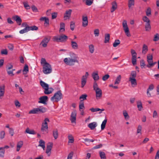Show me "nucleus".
Wrapping results in <instances>:
<instances>
[{"instance_id":"obj_48","label":"nucleus","mask_w":159,"mask_h":159,"mask_svg":"<svg viewBox=\"0 0 159 159\" xmlns=\"http://www.w3.org/2000/svg\"><path fill=\"white\" fill-rule=\"evenodd\" d=\"M87 97V95L86 94H82L80 97V99H83V100H81V102H82L83 101L86 100V98Z\"/></svg>"},{"instance_id":"obj_2","label":"nucleus","mask_w":159,"mask_h":159,"mask_svg":"<svg viewBox=\"0 0 159 159\" xmlns=\"http://www.w3.org/2000/svg\"><path fill=\"white\" fill-rule=\"evenodd\" d=\"M47 109L42 106H40L39 107L34 108L29 111V114H37L43 113L46 112Z\"/></svg>"},{"instance_id":"obj_64","label":"nucleus","mask_w":159,"mask_h":159,"mask_svg":"<svg viewBox=\"0 0 159 159\" xmlns=\"http://www.w3.org/2000/svg\"><path fill=\"white\" fill-rule=\"evenodd\" d=\"M73 152H71L68 155L67 157V159H72L73 156Z\"/></svg>"},{"instance_id":"obj_50","label":"nucleus","mask_w":159,"mask_h":159,"mask_svg":"<svg viewBox=\"0 0 159 159\" xmlns=\"http://www.w3.org/2000/svg\"><path fill=\"white\" fill-rule=\"evenodd\" d=\"M143 20L144 22H146V23H150V20L146 16H145L143 17Z\"/></svg>"},{"instance_id":"obj_35","label":"nucleus","mask_w":159,"mask_h":159,"mask_svg":"<svg viewBox=\"0 0 159 159\" xmlns=\"http://www.w3.org/2000/svg\"><path fill=\"white\" fill-rule=\"evenodd\" d=\"M99 153L101 159H106V157L104 152H103L100 151Z\"/></svg>"},{"instance_id":"obj_31","label":"nucleus","mask_w":159,"mask_h":159,"mask_svg":"<svg viewBox=\"0 0 159 159\" xmlns=\"http://www.w3.org/2000/svg\"><path fill=\"white\" fill-rule=\"evenodd\" d=\"M53 135L54 138L55 139H57L58 135V130L57 129L53 130Z\"/></svg>"},{"instance_id":"obj_40","label":"nucleus","mask_w":159,"mask_h":159,"mask_svg":"<svg viewBox=\"0 0 159 159\" xmlns=\"http://www.w3.org/2000/svg\"><path fill=\"white\" fill-rule=\"evenodd\" d=\"M5 153V150L2 147L0 148V156L3 157Z\"/></svg>"},{"instance_id":"obj_24","label":"nucleus","mask_w":159,"mask_h":159,"mask_svg":"<svg viewBox=\"0 0 159 159\" xmlns=\"http://www.w3.org/2000/svg\"><path fill=\"white\" fill-rule=\"evenodd\" d=\"M5 92V87L3 86L0 87V98H1V97L4 95Z\"/></svg>"},{"instance_id":"obj_49","label":"nucleus","mask_w":159,"mask_h":159,"mask_svg":"<svg viewBox=\"0 0 159 159\" xmlns=\"http://www.w3.org/2000/svg\"><path fill=\"white\" fill-rule=\"evenodd\" d=\"M70 27V29L72 31L74 30L75 27V23L73 21H71Z\"/></svg>"},{"instance_id":"obj_33","label":"nucleus","mask_w":159,"mask_h":159,"mask_svg":"<svg viewBox=\"0 0 159 159\" xmlns=\"http://www.w3.org/2000/svg\"><path fill=\"white\" fill-rule=\"evenodd\" d=\"M145 30L147 31H150L151 29L150 23H146L145 25Z\"/></svg>"},{"instance_id":"obj_55","label":"nucleus","mask_w":159,"mask_h":159,"mask_svg":"<svg viewBox=\"0 0 159 159\" xmlns=\"http://www.w3.org/2000/svg\"><path fill=\"white\" fill-rule=\"evenodd\" d=\"M159 39V34H156L154 37L153 41H157Z\"/></svg>"},{"instance_id":"obj_53","label":"nucleus","mask_w":159,"mask_h":159,"mask_svg":"<svg viewBox=\"0 0 159 159\" xmlns=\"http://www.w3.org/2000/svg\"><path fill=\"white\" fill-rule=\"evenodd\" d=\"M136 58L137 57H134V56L132 57V62L134 65L136 64Z\"/></svg>"},{"instance_id":"obj_38","label":"nucleus","mask_w":159,"mask_h":159,"mask_svg":"<svg viewBox=\"0 0 159 159\" xmlns=\"http://www.w3.org/2000/svg\"><path fill=\"white\" fill-rule=\"evenodd\" d=\"M107 119H105L103 121L101 125V128L102 130H103L104 129L107 122Z\"/></svg>"},{"instance_id":"obj_1","label":"nucleus","mask_w":159,"mask_h":159,"mask_svg":"<svg viewBox=\"0 0 159 159\" xmlns=\"http://www.w3.org/2000/svg\"><path fill=\"white\" fill-rule=\"evenodd\" d=\"M12 18L16 21L17 24L20 25H21L22 27H25V28L20 30L19 33L20 34H23L24 33L27 32L30 30H38V28L35 25H33L32 26H29L27 24V22H25L23 23L21 25L22 20L20 16L17 15L15 16L12 17Z\"/></svg>"},{"instance_id":"obj_45","label":"nucleus","mask_w":159,"mask_h":159,"mask_svg":"<svg viewBox=\"0 0 159 159\" xmlns=\"http://www.w3.org/2000/svg\"><path fill=\"white\" fill-rule=\"evenodd\" d=\"M93 87L94 90H98L100 89V88H98V85L96 81H94V82Z\"/></svg>"},{"instance_id":"obj_15","label":"nucleus","mask_w":159,"mask_h":159,"mask_svg":"<svg viewBox=\"0 0 159 159\" xmlns=\"http://www.w3.org/2000/svg\"><path fill=\"white\" fill-rule=\"evenodd\" d=\"M41 21H44V25L45 26L49 25V20L48 18L46 17H41L39 19Z\"/></svg>"},{"instance_id":"obj_20","label":"nucleus","mask_w":159,"mask_h":159,"mask_svg":"<svg viewBox=\"0 0 159 159\" xmlns=\"http://www.w3.org/2000/svg\"><path fill=\"white\" fill-rule=\"evenodd\" d=\"M112 7L111 10V12H113L117 8V4L116 2L115 1H114L112 2Z\"/></svg>"},{"instance_id":"obj_56","label":"nucleus","mask_w":159,"mask_h":159,"mask_svg":"<svg viewBox=\"0 0 159 159\" xmlns=\"http://www.w3.org/2000/svg\"><path fill=\"white\" fill-rule=\"evenodd\" d=\"M93 0H86V4L88 6L91 5L93 2Z\"/></svg>"},{"instance_id":"obj_44","label":"nucleus","mask_w":159,"mask_h":159,"mask_svg":"<svg viewBox=\"0 0 159 159\" xmlns=\"http://www.w3.org/2000/svg\"><path fill=\"white\" fill-rule=\"evenodd\" d=\"M68 138L69 140L68 142L69 143H73L74 142V139L73 137L71 135H69L68 136Z\"/></svg>"},{"instance_id":"obj_6","label":"nucleus","mask_w":159,"mask_h":159,"mask_svg":"<svg viewBox=\"0 0 159 159\" xmlns=\"http://www.w3.org/2000/svg\"><path fill=\"white\" fill-rule=\"evenodd\" d=\"M43 71L46 74L50 73L52 72V68L51 65L49 64H46L45 65H43Z\"/></svg>"},{"instance_id":"obj_52","label":"nucleus","mask_w":159,"mask_h":159,"mask_svg":"<svg viewBox=\"0 0 159 159\" xmlns=\"http://www.w3.org/2000/svg\"><path fill=\"white\" fill-rule=\"evenodd\" d=\"M123 114L124 116L125 117V118L126 119H129V116L128 115V114L126 112V111H123Z\"/></svg>"},{"instance_id":"obj_17","label":"nucleus","mask_w":159,"mask_h":159,"mask_svg":"<svg viewBox=\"0 0 159 159\" xmlns=\"http://www.w3.org/2000/svg\"><path fill=\"white\" fill-rule=\"evenodd\" d=\"M129 81L130 82L132 86L134 87L137 85V81L135 78H129Z\"/></svg>"},{"instance_id":"obj_61","label":"nucleus","mask_w":159,"mask_h":159,"mask_svg":"<svg viewBox=\"0 0 159 159\" xmlns=\"http://www.w3.org/2000/svg\"><path fill=\"white\" fill-rule=\"evenodd\" d=\"M142 126L139 125L138 126L137 129V133H141V130H142Z\"/></svg>"},{"instance_id":"obj_5","label":"nucleus","mask_w":159,"mask_h":159,"mask_svg":"<svg viewBox=\"0 0 159 159\" xmlns=\"http://www.w3.org/2000/svg\"><path fill=\"white\" fill-rule=\"evenodd\" d=\"M68 37L66 35L62 34L59 36H54L53 38L54 41L57 42H65L68 39Z\"/></svg>"},{"instance_id":"obj_42","label":"nucleus","mask_w":159,"mask_h":159,"mask_svg":"<svg viewBox=\"0 0 159 159\" xmlns=\"http://www.w3.org/2000/svg\"><path fill=\"white\" fill-rule=\"evenodd\" d=\"M44 89V92L45 94H49L52 93V91L49 90V87L45 88Z\"/></svg>"},{"instance_id":"obj_36","label":"nucleus","mask_w":159,"mask_h":159,"mask_svg":"<svg viewBox=\"0 0 159 159\" xmlns=\"http://www.w3.org/2000/svg\"><path fill=\"white\" fill-rule=\"evenodd\" d=\"M121 79V76L120 75H119L116 79L115 81V84H119L120 82Z\"/></svg>"},{"instance_id":"obj_46","label":"nucleus","mask_w":159,"mask_h":159,"mask_svg":"<svg viewBox=\"0 0 159 159\" xmlns=\"http://www.w3.org/2000/svg\"><path fill=\"white\" fill-rule=\"evenodd\" d=\"M6 70L9 75L12 76L14 75V74L13 73V70H11L6 69Z\"/></svg>"},{"instance_id":"obj_63","label":"nucleus","mask_w":159,"mask_h":159,"mask_svg":"<svg viewBox=\"0 0 159 159\" xmlns=\"http://www.w3.org/2000/svg\"><path fill=\"white\" fill-rule=\"evenodd\" d=\"M31 8L34 12H38V11L37 8L34 5L32 6Z\"/></svg>"},{"instance_id":"obj_7","label":"nucleus","mask_w":159,"mask_h":159,"mask_svg":"<svg viewBox=\"0 0 159 159\" xmlns=\"http://www.w3.org/2000/svg\"><path fill=\"white\" fill-rule=\"evenodd\" d=\"M122 25L126 35L128 37H130L131 35L129 31V28L127 25V21L125 20H124L123 21Z\"/></svg>"},{"instance_id":"obj_27","label":"nucleus","mask_w":159,"mask_h":159,"mask_svg":"<svg viewBox=\"0 0 159 159\" xmlns=\"http://www.w3.org/2000/svg\"><path fill=\"white\" fill-rule=\"evenodd\" d=\"M39 145H38V146L42 147L43 149L44 150L45 148V142L43 140L41 139L39 141Z\"/></svg>"},{"instance_id":"obj_3","label":"nucleus","mask_w":159,"mask_h":159,"mask_svg":"<svg viewBox=\"0 0 159 159\" xmlns=\"http://www.w3.org/2000/svg\"><path fill=\"white\" fill-rule=\"evenodd\" d=\"M77 58V57L75 56L73 58H66L64 59V61L66 64L69 66H72L74 65V63L78 62Z\"/></svg>"},{"instance_id":"obj_30","label":"nucleus","mask_w":159,"mask_h":159,"mask_svg":"<svg viewBox=\"0 0 159 159\" xmlns=\"http://www.w3.org/2000/svg\"><path fill=\"white\" fill-rule=\"evenodd\" d=\"M40 84L41 86L44 89L45 88H47L49 87V85L48 84L46 83L42 80L40 81Z\"/></svg>"},{"instance_id":"obj_51","label":"nucleus","mask_w":159,"mask_h":159,"mask_svg":"<svg viewBox=\"0 0 159 159\" xmlns=\"http://www.w3.org/2000/svg\"><path fill=\"white\" fill-rule=\"evenodd\" d=\"M49 63L47 62L46 59L44 58H42L41 60V64L43 65H46V64H48Z\"/></svg>"},{"instance_id":"obj_25","label":"nucleus","mask_w":159,"mask_h":159,"mask_svg":"<svg viewBox=\"0 0 159 159\" xmlns=\"http://www.w3.org/2000/svg\"><path fill=\"white\" fill-rule=\"evenodd\" d=\"M48 125H46L42 124V126L41 127V131L43 132H47L48 131Z\"/></svg>"},{"instance_id":"obj_34","label":"nucleus","mask_w":159,"mask_h":159,"mask_svg":"<svg viewBox=\"0 0 159 159\" xmlns=\"http://www.w3.org/2000/svg\"><path fill=\"white\" fill-rule=\"evenodd\" d=\"M137 107L139 111H141L143 108L142 103L140 101L137 102Z\"/></svg>"},{"instance_id":"obj_39","label":"nucleus","mask_w":159,"mask_h":159,"mask_svg":"<svg viewBox=\"0 0 159 159\" xmlns=\"http://www.w3.org/2000/svg\"><path fill=\"white\" fill-rule=\"evenodd\" d=\"M120 43V41L119 39H116L115 40L113 43V46L114 47L117 46Z\"/></svg>"},{"instance_id":"obj_13","label":"nucleus","mask_w":159,"mask_h":159,"mask_svg":"<svg viewBox=\"0 0 159 159\" xmlns=\"http://www.w3.org/2000/svg\"><path fill=\"white\" fill-rule=\"evenodd\" d=\"M76 111H74L71 113L70 120L72 123H76Z\"/></svg>"},{"instance_id":"obj_10","label":"nucleus","mask_w":159,"mask_h":159,"mask_svg":"<svg viewBox=\"0 0 159 159\" xmlns=\"http://www.w3.org/2000/svg\"><path fill=\"white\" fill-rule=\"evenodd\" d=\"M89 75V74L88 73V72H86L85 73V75L82 76L81 79V83L82 88H83L87 82V79Z\"/></svg>"},{"instance_id":"obj_37","label":"nucleus","mask_w":159,"mask_h":159,"mask_svg":"<svg viewBox=\"0 0 159 159\" xmlns=\"http://www.w3.org/2000/svg\"><path fill=\"white\" fill-rule=\"evenodd\" d=\"M134 0H128V7L130 8L132 6H134Z\"/></svg>"},{"instance_id":"obj_58","label":"nucleus","mask_w":159,"mask_h":159,"mask_svg":"<svg viewBox=\"0 0 159 159\" xmlns=\"http://www.w3.org/2000/svg\"><path fill=\"white\" fill-rule=\"evenodd\" d=\"M131 53L132 55V57L134 56V57H137V53L134 50L131 49Z\"/></svg>"},{"instance_id":"obj_28","label":"nucleus","mask_w":159,"mask_h":159,"mask_svg":"<svg viewBox=\"0 0 159 159\" xmlns=\"http://www.w3.org/2000/svg\"><path fill=\"white\" fill-rule=\"evenodd\" d=\"M25 133L32 134H36V133L34 130H30L29 128H27L26 129Z\"/></svg>"},{"instance_id":"obj_29","label":"nucleus","mask_w":159,"mask_h":159,"mask_svg":"<svg viewBox=\"0 0 159 159\" xmlns=\"http://www.w3.org/2000/svg\"><path fill=\"white\" fill-rule=\"evenodd\" d=\"M148 47L147 45L144 44L142 48V53L144 54H145L148 51Z\"/></svg>"},{"instance_id":"obj_19","label":"nucleus","mask_w":159,"mask_h":159,"mask_svg":"<svg viewBox=\"0 0 159 159\" xmlns=\"http://www.w3.org/2000/svg\"><path fill=\"white\" fill-rule=\"evenodd\" d=\"M104 110H105L104 109H100L98 108H94L93 107H92L89 109V110L91 111L92 112H95L101 111H100L99 112V114H100L101 113H102V111H104Z\"/></svg>"},{"instance_id":"obj_22","label":"nucleus","mask_w":159,"mask_h":159,"mask_svg":"<svg viewBox=\"0 0 159 159\" xmlns=\"http://www.w3.org/2000/svg\"><path fill=\"white\" fill-rule=\"evenodd\" d=\"M97 124L96 122H94L90 123H89L88 126L91 129L93 130L97 126Z\"/></svg>"},{"instance_id":"obj_8","label":"nucleus","mask_w":159,"mask_h":159,"mask_svg":"<svg viewBox=\"0 0 159 159\" xmlns=\"http://www.w3.org/2000/svg\"><path fill=\"white\" fill-rule=\"evenodd\" d=\"M50 39V37L49 36L45 37L42 40L40 43V45H42L44 48H45L47 46V44L49 41Z\"/></svg>"},{"instance_id":"obj_21","label":"nucleus","mask_w":159,"mask_h":159,"mask_svg":"<svg viewBox=\"0 0 159 159\" xmlns=\"http://www.w3.org/2000/svg\"><path fill=\"white\" fill-rule=\"evenodd\" d=\"M71 45L72 48L74 49H77L78 48V46L77 43L75 41H71Z\"/></svg>"},{"instance_id":"obj_43","label":"nucleus","mask_w":159,"mask_h":159,"mask_svg":"<svg viewBox=\"0 0 159 159\" xmlns=\"http://www.w3.org/2000/svg\"><path fill=\"white\" fill-rule=\"evenodd\" d=\"M147 62L148 64L146 65V66L149 68L152 67V65L153 60H147Z\"/></svg>"},{"instance_id":"obj_16","label":"nucleus","mask_w":159,"mask_h":159,"mask_svg":"<svg viewBox=\"0 0 159 159\" xmlns=\"http://www.w3.org/2000/svg\"><path fill=\"white\" fill-rule=\"evenodd\" d=\"M82 26L83 27H86L88 25V20L87 16H82Z\"/></svg>"},{"instance_id":"obj_54","label":"nucleus","mask_w":159,"mask_h":159,"mask_svg":"<svg viewBox=\"0 0 159 159\" xmlns=\"http://www.w3.org/2000/svg\"><path fill=\"white\" fill-rule=\"evenodd\" d=\"M23 4L24 5V6L25 7L26 9H30V6L28 5V3L26 2H23Z\"/></svg>"},{"instance_id":"obj_62","label":"nucleus","mask_w":159,"mask_h":159,"mask_svg":"<svg viewBox=\"0 0 159 159\" xmlns=\"http://www.w3.org/2000/svg\"><path fill=\"white\" fill-rule=\"evenodd\" d=\"M84 108V104L83 102L82 103H80L79 105V110L80 111H81V110Z\"/></svg>"},{"instance_id":"obj_60","label":"nucleus","mask_w":159,"mask_h":159,"mask_svg":"<svg viewBox=\"0 0 159 159\" xmlns=\"http://www.w3.org/2000/svg\"><path fill=\"white\" fill-rule=\"evenodd\" d=\"M110 77V76L108 74L102 77V80L103 81H106Z\"/></svg>"},{"instance_id":"obj_23","label":"nucleus","mask_w":159,"mask_h":159,"mask_svg":"<svg viewBox=\"0 0 159 159\" xmlns=\"http://www.w3.org/2000/svg\"><path fill=\"white\" fill-rule=\"evenodd\" d=\"M23 144V141H19L17 144L16 150L17 152L20 151V148L22 146Z\"/></svg>"},{"instance_id":"obj_26","label":"nucleus","mask_w":159,"mask_h":159,"mask_svg":"<svg viewBox=\"0 0 159 159\" xmlns=\"http://www.w3.org/2000/svg\"><path fill=\"white\" fill-rule=\"evenodd\" d=\"M110 38V35L109 34H106L105 35V40L104 43H107L109 42Z\"/></svg>"},{"instance_id":"obj_4","label":"nucleus","mask_w":159,"mask_h":159,"mask_svg":"<svg viewBox=\"0 0 159 159\" xmlns=\"http://www.w3.org/2000/svg\"><path fill=\"white\" fill-rule=\"evenodd\" d=\"M62 98V95L60 90L56 93L51 98V100L52 102H57L60 101Z\"/></svg>"},{"instance_id":"obj_18","label":"nucleus","mask_w":159,"mask_h":159,"mask_svg":"<svg viewBox=\"0 0 159 159\" xmlns=\"http://www.w3.org/2000/svg\"><path fill=\"white\" fill-rule=\"evenodd\" d=\"M92 76L95 81H96L99 79V78L98 72H93L92 74Z\"/></svg>"},{"instance_id":"obj_12","label":"nucleus","mask_w":159,"mask_h":159,"mask_svg":"<svg viewBox=\"0 0 159 159\" xmlns=\"http://www.w3.org/2000/svg\"><path fill=\"white\" fill-rule=\"evenodd\" d=\"M72 12L71 9H69L66 11L64 16V18L65 20L69 19L70 17Z\"/></svg>"},{"instance_id":"obj_9","label":"nucleus","mask_w":159,"mask_h":159,"mask_svg":"<svg viewBox=\"0 0 159 159\" xmlns=\"http://www.w3.org/2000/svg\"><path fill=\"white\" fill-rule=\"evenodd\" d=\"M39 101L38 102L40 103H42L45 105L47 104V102L48 101V98L46 96H44L40 97L39 98Z\"/></svg>"},{"instance_id":"obj_47","label":"nucleus","mask_w":159,"mask_h":159,"mask_svg":"<svg viewBox=\"0 0 159 159\" xmlns=\"http://www.w3.org/2000/svg\"><path fill=\"white\" fill-rule=\"evenodd\" d=\"M146 15L147 16H149L151 14V9L150 7H148L146 11Z\"/></svg>"},{"instance_id":"obj_14","label":"nucleus","mask_w":159,"mask_h":159,"mask_svg":"<svg viewBox=\"0 0 159 159\" xmlns=\"http://www.w3.org/2000/svg\"><path fill=\"white\" fill-rule=\"evenodd\" d=\"M96 93V97L97 99H99L101 98L102 95V92L101 89H100L98 90H95Z\"/></svg>"},{"instance_id":"obj_11","label":"nucleus","mask_w":159,"mask_h":159,"mask_svg":"<svg viewBox=\"0 0 159 159\" xmlns=\"http://www.w3.org/2000/svg\"><path fill=\"white\" fill-rule=\"evenodd\" d=\"M52 146L53 143L52 142L49 143L47 145L46 152L48 154V156H50L51 155V151L52 148Z\"/></svg>"},{"instance_id":"obj_57","label":"nucleus","mask_w":159,"mask_h":159,"mask_svg":"<svg viewBox=\"0 0 159 159\" xmlns=\"http://www.w3.org/2000/svg\"><path fill=\"white\" fill-rule=\"evenodd\" d=\"M94 34L95 36H98L99 35V31L98 29H96L94 30Z\"/></svg>"},{"instance_id":"obj_41","label":"nucleus","mask_w":159,"mask_h":159,"mask_svg":"<svg viewBox=\"0 0 159 159\" xmlns=\"http://www.w3.org/2000/svg\"><path fill=\"white\" fill-rule=\"evenodd\" d=\"M89 52L92 53L94 51V47L93 44H90L89 45Z\"/></svg>"},{"instance_id":"obj_59","label":"nucleus","mask_w":159,"mask_h":159,"mask_svg":"<svg viewBox=\"0 0 159 159\" xmlns=\"http://www.w3.org/2000/svg\"><path fill=\"white\" fill-rule=\"evenodd\" d=\"M5 134V132L4 131H2L1 132L0 138L1 139H2L4 138Z\"/></svg>"},{"instance_id":"obj_32","label":"nucleus","mask_w":159,"mask_h":159,"mask_svg":"<svg viewBox=\"0 0 159 159\" xmlns=\"http://www.w3.org/2000/svg\"><path fill=\"white\" fill-rule=\"evenodd\" d=\"M137 76V73L136 71H132L131 72L129 78H135Z\"/></svg>"}]
</instances>
